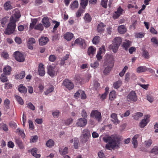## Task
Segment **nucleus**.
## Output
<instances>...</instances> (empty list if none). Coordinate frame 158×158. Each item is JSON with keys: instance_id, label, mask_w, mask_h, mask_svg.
<instances>
[{"instance_id": "1a4fd4ad", "label": "nucleus", "mask_w": 158, "mask_h": 158, "mask_svg": "<svg viewBox=\"0 0 158 158\" xmlns=\"http://www.w3.org/2000/svg\"><path fill=\"white\" fill-rule=\"evenodd\" d=\"M127 99L133 102H136L138 99L137 96L134 91H132L127 96Z\"/></svg>"}, {"instance_id": "a878e982", "label": "nucleus", "mask_w": 158, "mask_h": 158, "mask_svg": "<svg viewBox=\"0 0 158 158\" xmlns=\"http://www.w3.org/2000/svg\"><path fill=\"white\" fill-rule=\"evenodd\" d=\"M25 73L24 71H22L19 74L15 75V78L16 79H21L23 78L25 76Z\"/></svg>"}, {"instance_id": "603ef678", "label": "nucleus", "mask_w": 158, "mask_h": 158, "mask_svg": "<svg viewBox=\"0 0 158 158\" xmlns=\"http://www.w3.org/2000/svg\"><path fill=\"white\" fill-rule=\"evenodd\" d=\"M8 18L6 17H5L2 19L1 23L2 27H4L5 24L8 21Z\"/></svg>"}, {"instance_id": "4d7b16f0", "label": "nucleus", "mask_w": 158, "mask_h": 158, "mask_svg": "<svg viewBox=\"0 0 158 158\" xmlns=\"http://www.w3.org/2000/svg\"><path fill=\"white\" fill-rule=\"evenodd\" d=\"M108 0H101V5L102 6L106 8L107 6V2Z\"/></svg>"}, {"instance_id": "f704fd0d", "label": "nucleus", "mask_w": 158, "mask_h": 158, "mask_svg": "<svg viewBox=\"0 0 158 158\" xmlns=\"http://www.w3.org/2000/svg\"><path fill=\"white\" fill-rule=\"evenodd\" d=\"M116 97V94L114 90L111 91L109 95V98L110 100H114Z\"/></svg>"}, {"instance_id": "6ab92c4d", "label": "nucleus", "mask_w": 158, "mask_h": 158, "mask_svg": "<svg viewBox=\"0 0 158 158\" xmlns=\"http://www.w3.org/2000/svg\"><path fill=\"white\" fill-rule=\"evenodd\" d=\"M104 69L103 70V73L105 75L108 74L111 70V69L113 66L111 67L110 64H107V65H105L104 64Z\"/></svg>"}, {"instance_id": "a19ab883", "label": "nucleus", "mask_w": 158, "mask_h": 158, "mask_svg": "<svg viewBox=\"0 0 158 158\" xmlns=\"http://www.w3.org/2000/svg\"><path fill=\"white\" fill-rule=\"evenodd\" d=\"M16 133L19 135H20L22 137H24L25 135L23 130H21L19 128H18L16 129Z\"/></svg>"}, {"instance_id": "7c9ffc66", "label": "nucleus", "mask_w": 158, "mask_h": 158, "mask_svg": "<svg viewBox=\"0 0 158 158\" xmlns=\"http://www.w3.org/2000/svg\"><path fill=\"white\" fill-rule=\"evenodd\" d=\"M15 140L16 144L18 145L19 148L21 149H23L24 148V146L21 140L18 138L15 139Z\"/></svg>"}, {"instance_id": "774afa93", "label": "nucleus", "mask_w": 158, "mask_h": 158, "mask_svg": "<svg viewBox=\"0 0 158 158\" xmlns=\"http://www.w3.org/2000/svg\"><path fill=\"white\" fill-rule=\"evenodd\" d=\"M12 86L11 84L9 83H6L5 85V89H9L12 88Z\"/></svg>"}, {"instance_id": "338daca9", "label": "nucleus", "mask_w": 158, "mask_h": 158, "mask_svg": "<svg viewBox=\"0 0 158 158\" xmlns=\"http://www.w3.org/2000/svg\"><path fill=\"white\" fill-rule=\"evenodd\" d=\"M36 22L37 20L35 19L33 20L32 21L31 23L30 24V27L31 29H32L34 27Z\"/></svg>"}, {"instance_id": "423d86ee", "label": "nucleus", "mask_w": 158, "mask_h": 158, "mask_svg": "<svg viewBox=\"0 0 158 158\" xmlns=\"http://www.w3.org/2000/svg\"><path fill=\"white\" fill-rule=\"evenodd\" d=\"M90 116L92 117L95 118L99 122L101 121L102 118L101 113L96 110H92L91 112Z\"/></svg>"}, {"instance_id": "ddd939ff", "label": "nucleus", "mask_w": 158, "mask_h": 158, "mask_svg": "<svg viewBox=\"0 0 158 158\" xmlns=\"http://www.w3.org/2000/svg\"><path fill=\"white\" fill-rule=\"evenodd\" d=\"M111 118V121L115 125L119 124L120 123V121L118 120V118L117 115L115 113H112L110 115Z\"/></svg>"}, {"instance_id": "69168bd1", "label": "nucleus", "mask_w": 158, "mask_h": 158, "mask_svg": "<svg viewBox=\"0 0 158 158\" xmlns=\"http://www.w3.org/2000/svg\"><path fill=\"white\" fill-rule=\"evenodd\" d=\"M35 39L33 38H30L29 39L28 41V43H29V44H35Z\"/></svg>"}, {"instance_id": "39448f33", "label": "nucleus", "mask_w": 158, "mask_h": 158, "mask_svg": "<svg viewBox=\"0 0 158 158\" xmlns=\"http://www.w3.org/2000/svg\"><path fill=\"white\" fill-rule=\"evenodd\" d=\"M105 61L104 64L106 65L107 64H110L111 67L114 66V58L113 56L109 54H106L105 56Z\"/></svg>"}, {"instance_id": "20e7f679", "label": "nucleus", "mask_w": 158, "mask_h": 158, "mask_svg": "<svg viewBox=\"0 0 158 158\" xmlns=\"http://www.w3.org/2000/svg\"><path fill=\"white\" fill-rule=\"evenodd\" d=\"M47 70L48 74L52 77L56 75L58 72L57 67L51 65L48 66Z\"/></svg>"}, {"instance_id": "b1692460", "label": "nucleus", "mask_w": 158, "mask_h": 158, "mask_svg": "<svg viewBox=\"0 0 158 158\" xmlns=\"http://www.w3.org/2000/svg\"><path fill=\"white\" fill-rule=\"evenodd\" d=\"M37 149L36 148H34L32 149L31 151V152L32 156L36 158H40V154H37Z\"/></svg>"}, {"instance_id": "cd10ccee", "label": "nucleus", "mask_w": 158, "mask_h": 158, "mask_svg": "<svg viewBox=\"0 0 158 158\" xmlns=\"http://www.w3.org/2000/svg\"><path fill=\"white\" fill-rule=\"evenodd\" d=\"M73 35L71 33L67 32L64 35V38L68 41H69L73 38Z\"/></svg>"}, {"instance_id": "0eeeda50", "label": "nucleus", "mask_w": 158, "mask_h": 158, "mask_svg": "<svg viewBox=\"0 0 158 158\" xmlns=\"http://www.w3.org/2000/svg\"><path fill=\"white\" fill-rule=\"evenodd\" d=\"M14 57L16 60L20 62H23L25 60V56L21 53L16 51L14 53Z\"/></svg>"}, {"instance_id": "72a5a7b5", "label": "nucleus", "mask_w": 158, "mask_h": 158, "mask_svg": "<svg viewBox=\"0 0 158 158\" xmlns=\"http://www.w3.org/2000/svg\"><path fill=\"white\" fill-rule=\"evenodd\" d=\"M122 84V82L121 81V80H118L113 84V87L114 88L118 89L121 86Z\"/></svg>"}, {"instance_id": "f8f14e48", "label": "nucleus", "mask_w": 158, "mask_h": 158, "mask_svg": "<svg viewBox=\"0 0 158 158\" xmlns=\"http://www.w3.org/2000/svg\"><path fill=\"white\" fill-rule=\"evenodd\" d=\"M150 116L149 115H146L145 116L144 118L143 119L139 124V126L140 127H144L147 124L149 121V118Z\"/></svg>"}, {"instance_id": "13d9d810", "label": "nucleus", "mask_w": 158, "mask_h": 158, "mask_svg": "<svg viewBox=\"0 0 158 158\" xmlns=\"http://www.w3.org/2000/svg\"><path fill=\"white\" fill-rule=\"evenodd\" d=\"M152 141L151 139H149L147 141H146L145 142V145L147 147H149L152 143Z\"/></svg>"}, {"instance_id": "a211bd4d", "label": "nucleus", "mask_w": 158, "mask_h": 158, "mask_svg": "<svg viewBox=\"0 0 158 158\" xmlns=\"http://www.w3.org/2000/svg\"><path fill=\"white\" fill-rule=\"evenodd\" d=\"M11 70V68L10 66H6L3 69V73L6 75H9L10 74Z\"/></svg>"}, {"instance_id": "5fc2aeb1", "label": "nucleus", "mask_w": 158, "mask_h": 158, "mask_svg": "<svg viewBox=\"0 0 158 158\" xmlns=\"http://www.w3.org/2000/svg\"><path fill=\"white\" fill-rule=\"evenodd\" d=\"M27 107L32 110H34L35 109V106L31 102H29L27 104Z\"/></svg>"}, {"instance_id": "5701e85b", "label": "nucleus", "mask_w": 158, "mask_h": 158, "mask_svg": "<svg viewBox=\"0 0 158 158\" xmlns=\"http://www.w3.org/2000/svg\"><path fill=\"white\" fill-rule=\"evenodd\" d=\"M118 32L121 34H123L127 31L126 27L123 25H121L118 27Z\"/></svg>"}, {"instance_id": "f3484780", "label": "nucleus", "mask_w": 158, "mask_h": 158, "mask_svg": "<svg viewBox=\"0 0 158 158\" xmlns=\"http://www.w3.org/2000/svg\"><path fill=\"white\" fill-rule=\"evenodd\" d=\"M38 72L39 75L41 76H44L45 74L44 65L42 63H40L39 64Z\"/></svg>"}, {"instance_id": "bb28decb", "label": "nucleus", "mask_w": 158, "mask_h": 158, "mask_svg": "<svg viewBox=\"0 0 158 158\" xmlns=\"http://www.w3.org/2000/svg\"><path fill=\"white\" fill-rule=\"evenodd\" d=\"M54 89L53 86L52 85H50L47 89V90L44 92V93L45 95H48L53 92Z\"/></svg>"}, {"instance_id": "473e14b6", "label": "nucleus", "mask_w": 158, "mask_h": 158, "mask_svg": "<svg viewBox=\"0 0 158 158\" xmlns=\"http://www.w3.org/2000/svg\"><path fill=\"white\" fill-rule=\"evenodd\" d=\"M90 66L93 69H96L98 67L99 63L98 61L95 60L91 63Z\"/></svg>"}, {"instance_id": "4be33fe9", "label": "nucleus", "mask_w": 158, "mask_h": 158, "mask_svg": "<svg viewBox=\"0 0 158 158\" xmlns=\"http://www.w3.org/2000/svg\"><path fill=\"white\" fill-rule=\"evenodd\" d=\"M148 68L145 66H140L138 67L136 69V71L138 73L144 72L147 70Z\"/></svg>"}, {"instance_id": "bf43d9fd", "label": "nucleus", "mask_w": 158, "mask_h": 158, "mask_svg": "<svg viewBox=\"0 0 158 158\" xmlns=\"http://www.w3.org/2000/svg\"><path fill=\"white\" fill-rule=\"evenodd\" d=\"M81 115L82 118H85L86 119L87 117V114L85 110H83L81 113Z\"/></svg>"}, {"instance_id": "c9c22d12", "label": "nucleus", "mask_w": 158, "mask_h": 158, "mask_svg": "<svg viewBox=\"0 0 158 158\" xmlns=\"http://www.w3.org/2000/svg\"><path fill=\"white\" fill-rule=\"evenodd\" d=\"M89 0H81L80 5L83 8H85L87 5Z\"/></svg>"}, {"instance_id": "412c9836", "label": "nucleus", "mask_w": 158, "mask_h": 158, "mask_svg": "<svg viewBox=\"0 0 158 158\" xmlns=\"http://www.w3.org/2000/svg\"><path fill=\"white\" fill-rule=\"evenodd\" d=\"M131 42L128 40H125L124 42L123 43L122 46L127 50L128 48L131 46Z\"/></svg>"}, {"instance_id": "58836bf2", "label": "nucleus", "mask_w": 158, "mask_h": 158, "mask_svg": "<svg viewBox=\"0 0 158 158\" xmlns=\"http://www.w3.org/2000/svg\"><path fill=\"white\" fill-rule=\"evenodd\" d=\"M69 57V55L66 54L65 56L63 57L61 59L60 62V64L61 65H64L65 64V61L67 60Z\"/></svg>"}, {"instance_id": "f257e3e1", "label": "nucleus", "mask_w": 158, "mask_h": 158, "mask_svg": "<svg viewBox=\"0 0 158 158\" xmlns=\"http://www.w3.org/2000/svg\"><path fill=\"white\" fill-rule=\"evenodd\" d=\"M102 138L103 141L107 143L105 146L106 148L108 150L118 148L121 141V137L116 135H111L110 136L106 135L103 137L101 136L100 138Z\"/></svg>"}, {"instance_id": "8fccbe9b", "label": "nucleus", "mask_w": 158, "mask_h": 158, "mask_svg": "<svg viewBox=\"0 0 158 158\" xmlns=\"http://www.w3.org/2000/svg\"><path fill=\"white\" fill-rule=\"evenodd\" d=\"M105 51V47L104 46H102L101 48H100L99 49V51L98 52L97 54L100 55L103 53H104Z\"/></svg>"}, {"instance_id": "c03bdc74", "label": "nucleus", "mask_w": 158, "mask_h": 158, "mask_svg": "<svg viewBox=\"0 0 158 158\" xmlns=\"http://www.w3.org/2000/svg\"><path fill=\"white\" fill-rule=\"evenodd\" d=\"M0 79L1 81L3 82H7L8 81L7 77L6 76V75H5L4 74H2L1 75L0 77Z\"/></svg>"}, {"instance_id": "4468645a", "label": "nucleus", "mask_w": 158, "mask_h": 158, "mask_svg": "<svg viewBox=\"0 0 158 158\" xmlns=\"http://www.w3.org/2000/svg\"><path fill=\"white\" fill-rule=\"evenodd\" d=\"M123 10L120 7H119L117 9V10L114 12L113 15V18L114 19H118L122 14Z\"/></svg>"}, {"instance_id": "aec40b11", "label": "nucleus", "mask_w": 158, "mask_h": 158, "mask_svg": "<svg viewBox=\"0 0 158 158\" xmlns=\"http://www.w3.org/2000/svg\"><path fill=\"white\" fill-rule=\"evenodd\" d=\"M48 41V39L47 37H42L39 40V44L40 45H45Z\"/></svg>"}, {"instance_id": "dca6fc26", "label": "nucleus", "mask_w": 158, "mask_h": 158, "mask_svg": "<svg viewBox=\"0 0 158 158\" xmlns=\"http://www.w3.org/2000/svg\"><path fill=\"white\" fill-rule=\"evenodd\" d=\"M96 48H95L93 46L89 47L88 50V54L90 57H92L94 55L96 51Z\"/></svg>"}, {"instance_id": "864d4df0", "label": "nucleus", "mask_w": 158, "mask_h": 158, "mask_svg": "<svg viewBox=\"0 0 158 158\" xmlns=\"http://www.w3.org/2000/svg\"><path fill=\"white\" fill-rule=\"evenodd\" d=\"M151 41L154 45L158 46V40L155 37L152 38Z\"/></svg>"}, {"instance_id": "052dcab7", "label": "nucleus", "mask_w": 158, "mask_h": 158, "mask_svg": "<svg viewBox=\"0 0 158 158\" xmlns=\"http://www.w3.org/2000/svg\"><path fill=\"white\" fill-rule=\"evenodd\" d=\"M56 57L54 55H51L49 57V60L51 62H54L56 60Z\"/></svg>"}, {"instance_id": "4c0bfd02", "label": "nucleus", "mask_w": 158, "mask_h": 158, "mask_svg": "<svg viewBox=\"0 0 158 158\" xmlns=\"http://www.w3.org/2000/svg\"><path fill=\"white\" fill-rule=\"evenodd\" d=\"M143 116V114L141 112H137L133 116L134 118L136 120H138L139 119Z\"/></svg>"}, {"instance_id": "2f4dec72", "label": "nucleus", "mask_w": 158, "mask_h": 158, "mask_svg": "<svg viewBox=\"0 0 158 158\" xmlns=\"http://www.w3.org/2000/svg\"><path fill=\"white\" fill-rule=\"evenodd\" d=\"M59 151L61 155H64L68 153V148L67 147H65L63 149H59Z\"/></svg>"}, {"instance_id": "9b49d317", "label": "nucleus", "mask_w": 158, "mask_h": 158, "mask_svg": "<svg viewBox=\"0 0 158 158\" xmlns=\"http://www.w3.org/2000/svg\"><path fill=\"white\" fill-rule=\"evenodd\" d=\"M75 44H76L80 46L82 48L85 49V41L81 38L76 39L74 42Z\"/></svg>"}, {"instance_id": "0e129e2a", "label": "nucleus", "mask_w": 158, "mask_h": 158, "mask_svg": "<svg viewBox=\"0 0 158 158\" xmlns=\"http://www.w3.org/2000/svg\"><path fill=\"white\" fill-rule=\"evenodd\" d=\"M38 137L37 135H34L31 137L30 139V142H35L37 140Z\"/></svg>"}, {"instance_id": "6e6d98bb", "label": "nucleus", "mask_w": 158, "mask_h": 158, "mask_svg": "<svg viewBox=\"0 0 158 158\" xmlns=\"http://www.w3.org/2000/svg\"><path fill=\"white\" fill-rule=\"evenodd\" d=\"M81 141L83 143H86L88 141L89 138V137L83 136L82 135L81 136Z\"/></svg>"}, {"instance_id": "c756f323", "label": "nucleus", "mask_w": 158, "mask_h": 158, "mask_svg": "<svg viewBox=\"0 0 158 158\" xmlns=\"http://www.w3.org/2000/svg\"><path fill=\"white\" fill-rule=\"evenodd\" d=\"M4 7L5 9L6 10L11 9L13 8V7L11 5L10 2H6L4 4Z\"/></svg>"}, {"instance_id": "09e8293b", "label": "nucleus", "mask_w": 158, "mask_h": 158, "mask_svg": "<svg viewBox=\"0 0 158 158\" xmlns=\"http://www.w3.org/2000/svg\"><path fill=\"white\" fill-rule=\"evenodd\" d=\"M84 19L85 21L87 22H90L91 20V18L88 14H86L85 15L84 17Z\"/></svg>"}, {"instance_id": "9d476101", "label": "nucleus", "mask_w": 158, "mask_h": 158, "mask_svg": "<svg viewBox=\"0 0 158 158\" xmlns=\"http://www.w3.org/2000/svg\"><path fill=\"white\" fill-rule=\"evenodd\" d=\"M87 124V119L85 118H80L78 119L76 123L77 126L79 127H84Z\"/></svg>"}, {"instance_id": "f03ea898", "label": "nucleus", "mask_w": 158, "mask_h": 158, "mask_svg": "<svg viewBox=\"0 0 158 158\" xmlns=\"http://www.w3.org/2000/svg\"><path fill=\"white\" fill-rule=\"evenodd\" d=\"M21 16L20 12L17 9H15L13 11V14L11 16L10 22L8 24L7 28L4 31L5 34L10 35L12 33L16 27L15 23L19 20Z\"/></svg>"}, {"instance_id": "7ed1b4c3", "label": "nucleus", "mask_w": 158, "mask_h": 158, "mask_svg": "<svg viewBox=\"0 0 158 158\" xmlns=\"http://www.w3.org/2000/svg\"><path fill=\"white\" fill-rule=\"evenodd\" d=\"M122 42V39L121 37H116L112 41V44L110 46L113 52L115 53L120 45Z\"/></svg>"}, {"instance_id": "3c124183", "label": "nucleus", "mask_w": 158, "mask_h": 158, "mask_svg": "<svg viewBox=\"0 0 158 158\" xmlns=\"http://www.w3.org/2000/svg\"><path fill=\"white\" fill-rule=\"evenodd\" d=\"M73 121V119L71 118H70L65 121V123L67 126H69L72 123Z\"/></svg>"}, {"instance_id": "6e6552de", "label": "nucleus", "mask_w": 158, "mask_h": 158, "mask_svg": "<svg viewBox=\"0 0 158 158\" xmlns=\"http://www.w3.org/2000/svg\"><path fill=\"white\" fill-rule=\"evenodd\" d=\"M63 85L69 90L73 89L74 87L73 83L68 79H65L63 82Z\"/></svg>"}, {"instance_id": "49530a36", "label": "nucleus", "mask_w": 158, "mask_h": 158, "mask_svg": "<svg viewBox=\"0 0 158 158\" xmlns=\"http://www.w3.org/2000/svg\"><path fill=\"white\" fill-rule=\"evenodd\" d=\"M54 141L51 139L48 141L46 143V145L48 147H50L54 145Z\"/></svg>"}, {"instance_id": "2eb2a0df", "label": "nucleus", "mask_w": 158, "mask_h": 158, "mask_svg": "<svg viewBox=\"0 0 158 158\" xmlns=\"http://www.w3.org/2000/svg\"><path fill=\"white\" fill-rule=\"evenodd\" d=\"M51 20L49 19L48 17H45L43 18L42 22L45 27H48L51 25Z\"/></svg>"}, {"instance_id": "393cba45", "label": "nucleus", "mask_w": 158, "mask_h": 158, "mask_svg": "<svg viewBox=\"0 0 158 158\" xmlns=\"http://www.w3.org/2000/svg\"><path fill=\"white\" fill-rule=\"evenodd\" d=\"M151 156H153L158 154V147L155 146L150 151Z\"/></svg>"}, {"instance_id": "37998d69", "label": "nucleus", "mask_w": 158, "mask_h": 158, "mask_svg": "<svg viewBox=\"0 0 158 158\" xmlns=\"http://www.w3.org/2000/svg\"><path fill=\"white\" fill-rule=\"evenodd\" d=\"M34 28L35 29L42 31L44 29V26L42 24L39 23L36 25L35 26Z\"/></svg>"}, {"instance_id": "c85d7f7f", "label": "nucleus", "mask_w": 158, "mask_h": 158, "mask_svg": "<svg viewBox=\"0 0 158 158\" xmlns=\"http://www.w3.org/2000/svg\"><path fill=\"white\" fill-rule=\"evenodd\" d=\"M18 90L20 92L26 93L27 92V88L22 84H20L19 85L18 88Z\"/></svg>"}, {"instance_id": "ea45409f", "label": "nucleus", "mask_w": 158, "mask_h": 158, "mask_svg": "<svg viewBox=\"0 0 158 158\" xmlns=\"http://www.w3.org/2000/svg\"><path fill=\"white\" fill-rule=\"evenodd\" d=\"M78 6V2L77 1H75L70 5V8L72 9L73 10L77 8Z\"/></svg>"}, {"instance_id": "de8ad7c7", "label": "nucleus", "mask_w": 158, "mask_h": 158, "mask_svg": "<svg viewBox=\"0 0 158 158\" xmlns=\"http://www.w3.org/2000/svg\"><path fill=\"white\" fill-rule=\"evenodd\" d=\"M100 41V37L99 36H97L94 37L93 40L92 42L94 44H97L99 43Z\"/></svg>"}, {"instance_id": "e2e57ef3", "label": "nucleus", "mask_w": 158, "mask_h": 158, "mask_svg": "<svg viewBox=\"0 0 158 158\" xmlns=\"http://www.w3.org/2000/svg\"><path fill=\"white\" fill-rule=\"evenodd\" d=\"M78 139L75 138L74 139V146L75 149H77L78 147Z\"/></svg>"}, {"instance_id": "e433bc0d", "label": "nucleus", "mask_w": 158, "mask_h": 158, "mask_svg": "<svg viewBox=\"0 0 158 158\" xmlns=\"http://www.w3.org/2000/svg\"><path fill=\"white\" fill-rule=\"evenodd\" d=\"M15 97L16 100L19 104L22 105L24 104L23 101L21 97L16 95H15Z\"/></svg>"}, {"instance_id": "680f3d73", "label": "nucleus", "mask_w": 158, "mask_h": 158, "mask_svg": "<svg viewBox=\"0 0 158 158\" xmlns=\"http://www.w3.org/2000/svg\"><path fill=\"white\" fill-rule=\"evenodd\" d=\"M10 104V101L8 99H6L4 102V105L6 109H8L9 105Z\"/></svg>"}, {"instance_id": "79ce46f5", "label": "nucleus", "mask_w": 158, "mask_h": 158, "mask_svg": "<svg viewBox=\"0 0 158 158\" xmlns=\"http://www.w3.org/2000/svg\"><path fill=\"white\" fill-rule=\"evenodd\" d=\"M82 135L89 137L90 135L89 131L87 129H84L82 132Z\"/></svg>"}, {"instance_id": "a18cd8bd", "label": "nucleus", "mask_w": 158, "mask_h": 158, "mask_svg": "<svg viewBox=\"0 0 158 158\" xmlns=\"http://www.w3.org/2000/svg\"><path fill=\"white\" fill-rule=\"evenodd\" d=\"M60 113L59 110H56L52 111V114L54 117L58 118L59 116Z\"/></svg>"}]
</instances>
